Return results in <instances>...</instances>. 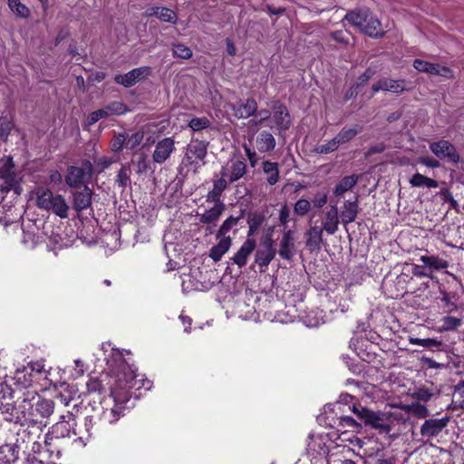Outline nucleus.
<instances>
[{
	"label": "nucleus",
	"instance_id": "10",
	"mask_svg": "<svg viewBox=\"0 0 464 464\" xmlns=\"http://www.w3.org/2000/svg\"><path fill=\"white\" fill-rule=\"evenodd\" d=\"M274 241L270 237H266L260 243L259 248L256 252L255 261L260 267H266L276 256Z\"/></svg>",
	"mask_w": 464,
	"mask_h": 464
},
{
	"label": "nucleus",
	"instance_id": "53",
	"mask_svg": "<svg viewBox=\"0 0 464 464\" xmlns=\"http://www.w3.org/2000/svg\"><path fill=\"white\" fill-rule=\"evenodd\" d=\"M14 124L7 119H0V139L6 140L10 134Z\"/></svg>",
	"mask_w": 464,
	"mask_h": 464
},
{
	"label": "nucleus",
	"instance_id": "2",
	"mask_svg": "<svg viewBox=\"0 0 464 464\" xmlns=\"http://www.w3.org/2000/svg\"><path fill=\"white\" fill-rule=\"evenodd\" d=\"M353 412L363 422L364 426H369L379 431V433L388 434L392 430L391 416L382 411H373L362 404H353Z\"/></svg>",
	"mask_w": 464,
	"mask_h": 464
},
{
	"label": "nucleus",
	"instance_id": "15",
	"mask_svg": "<svg viewBox=\"0 0 464 464\" xmlns=\"http://www.w3.org/2000/svg\"><path fill=\"white\" fill-rule=\"evenodd\" d=\"M175 140L171 137L164 138L157 142L152 153V160L155 163H164L175 150Z\"/></svg>",
	"mask_w": 464,
	"mask_h": 464
},
{
	"label": "nucleus",
	"instance_id": "30",
	"mask_svg": "<svg viewBox=\"0 0 464 464\" xmlns=\"http://www.w3.org/2000/svg\"><path fill=\"white\" fill-rule=\"evenodd\" d=\"M358 176L351 175L343 177L340 182L335 186L334 193L339 197L343 195L345 192L351 190L357 183Z\"/></svg>",
	"mask_w": 464,
	"mask_h": 464
},
{
	"label": "nucleus",
	"instance_id": "45",
	"mask_svg": "<svg viewBox=\"0 0 464 464\" xmlns=\"http://www.w3.org/2000/svg\"><path fill=\"white\" fill-rule=\"evenodd\" d=\"M339 146V142L336 140V137H334L332 140H328L326 143L316 146L314 151L320 154H328L330 152L336 150Z\"/></svg>",
	"mask_w": 464,
	"mask_h": 464
},
{
	"label": "nucleus",
	"instance_id": "12",
	"mask_svg": "<svg viewBox=\"0 0 464 464\" xmlns=\"http://www.w3.org/2000/svg\"><path fill=\"white\" fill-rule=\"evenodd\" d=\"M150 74V68L144 66L132 69L125 74H117L114 77V82L126 88L133 86L140 80L145 79Z\"/></svg>",
	"mask_w": 464,
	"mask_h": 464
},
{
	"label": "nucleus",
	"instance_id": "46",
	"mask_svg": "<svg viewBox=\"0 0 464 464\" xmlns=\"http://www.w3.org/2000/svg\"><path fill=\"white\" fill-rule=\"evenodd\" d=\"M311 202L306 198L298 199L294 206V212L300 217L305 216L311 209Z\"/></svg>",
	"mask_w": 464,
	"mask_h": 464
},
{
	"label": "nucleus",
	"instance_id": "16",
	"mask_svg": "<svg viewBox=\"0 0 464 464\" xmlns=\"http://www.w3.org/2000/svg\"><path fill=\"white\" fill-rule=\"evenodd\" d=\"M246 174V164L243 160H231L227 167H223L221 176H226L229 183H234Z\"/></svg>",
	"mask_w": 464,
	"mask_h": 464
},
{
	"label": "nucleus",
	"instance_id": "41",
	"mask_svg": "<svg viewBox=\"0 0 464 464\" xmlns=\"http://www.w3.org/2000/svg\"><path fill=\"white\" fill-rule=\"evenodd\" d=\"M8 5L12 12L16 15L26 18L30 15V11L20 0H8Z\"/></svg>",
	"mask_w": 464,
	"mask_h": 464
},
{
	"label": "nucleus",
	"instance_id": "11",
	"mask_svg": "<svg viewBox=\"0 0 464 464\" xmlns=\"http://www.w3.org/2000/svg\"><path fill=\"white\" fill-rule=\"evenodd\" d=\"M430 151L440 159H448L453 163L459 161V155L456 150L454 145L450 141L442 140L437 142H432L430 145Z\"/></svg>",
	"mask_w": 464,
	"mask_h": 464
},
{
	"label": "nucleus",
	"instance_id": "18",
	"mask_svg": "<svg viewBox=\"0 0 464 464\" xmlns=\"http://www.w3.org/2000/svg\"><path fill=\"white\" fill-rule=\"evenodd\" d=\"M273 118L279 130H286L291 126V118L287 108L280 102L272 104Z\"/></svg>",
	"mask_w": 464,
	"mask_h": 464
},
{
	"label": "nucleus",
	"instance_id": "6",
	"mask_svg": "<svg viewBox=\"0 0 464 464\" xmlns=\"http://www.w3.org/2000/svg\"><path fill=\"white\" fill-rule=\"evenodd\" d=\"M22 401L18 404L20 416H16L19 424L24 426L25 424H36L40 422L37 414H35V407L34 401L37 398V392L35 390H26L23 392Z\"/></svg>",
	"mask_w": 464,
	"mask_h": 464
},
{
	"label": "nucleus",
	"instance_id": "44",
	"mask_svg": "<svg viewBox=\"0 0 464 464\" xmlns=\"http://www.w3.org/2000/svg\"><path fill=\"white\" fill-rule=\"evenodd\" d=\"M211 126V121L207 117L193 118L188 122V127L194 131H199Z\"/></svg>",
	"mask_w": 464,
	"mask_h": 464
},
{
	"label": "nucleus",
	"instance_id": "4",
	"mask_svg": "<svg viewBox=\"0 0 464 464\" xmlns=\"http://www.w3.org/2000/svg\"><path fill=\"white\" fill-rule=\"evenodd\" d=\"M36 206L47 211H53L61 218L68 217L69 207L62 195H53L48 188H40L36 190Z\"/></svg>",
	"mask_w": 464,
	"mask_h": 464
},
{
	"label": "nucleus",
	"instance_id": "56",
	"mask_svg": "<svg viewBox=\"0 0 464 464\" xmlns=\"http://www.w3.org/2000/svg\"><path fill=\"white\" fill-rule=\"evenodd\" d=\"M108 112H106L105 108H102L100 110L92 111L89 116V124L92 125L96 123L99 120L107 118Z\"/></svg>",
	"mask_w": 464,
	"mask_h": 464
},
{
	"label": "nucleus",
	"instance_id": "27",
	"mask_svg": "<svg viewBox=\"0 0 464 464\" xmlns=\"http://www.w3.org/2000/svg\"><path fill=\"white\" fill-rule=\"evenodd\" d=\"M219 242L211 247L209 252V256L215 262L219 261L222 256L228 251L231 246V237H219Z\"/></svg>",
	"mask_w": 464,
	"mask_h": 464
},
{
	"label": "nucleus",
	"instance_id": "52",
	"mask_svg": "<svg viewBox=\"0 0 464 464\" xmlns=\"http://www.w3.org/2000/svg\"><path fill=\"white\" fill-rule=\"evenodd\" d=\"M124 146L126 147L125 135L122 133L115 135L111 143V150L114 152L121 151Z\"/></svg>",
	"mask_w": 464,
	"mask_h": 464
},
{
	"label": "nucleus",
	"instance_id": "38",
	"mask_svg": "<svg viewBox=\"0 0 464 464\" xmlns=\"http://www.w3.org/2000/svg\"><path fill=\"white\" fill-rule=\"evenodd\" d=\"M130 174L131 170L129 165H124L118 171L116 183L119 187L125 188L130 185Z\"/></svg>",
	"mask_w": 464,
	"mask_h": 464
},
{
	"label": "nucleus",
	"instance_id": "51",
	"mask_svg": "<svg viewBox=\"0 0 464 464\" xmlns=\"http://www.w3.org/2000/svg\"><path fill=\"white\" fill-rule=\"evenodd\" d=\"M136 172L138 174L146 173L150 169V163L145 154L142 153L139 156L138 160L136 162Z\"/></svg>",
	"mask_w": 464,
	"mask_h": 464
},
{
	"label": "nucleus",
	"instance_id": "62",
	"mask_svg": "<svg viewBox=\"0 0 464 464\" xmlns=\"http://www.w3.org/2000/svg\"><path fill=\"white\" fill-rule=\"evenodd\" d=\"M331 38L337 43L347 44L349 43L348 33L343 31H334L331 33Z\"/></svg>",
	"mask_w": 464,
	"mask_h": 464
},
{
	"label": "nucleus",
	"instance_id": "35",
	"mask_svg": "<svg viewBox=\"0 0 464 464\" xmlns=\"http://www.w3.org/2000/svg\"><path fill=\"white\" fill-rule=\"evenodd\" d=\"M410 343L415 344V345H420V346L429 348V349L435 348L437 350H440L441 346L443 345L442 342L438 339H434V338L422 339V338H418V337H411Z\"/></svg>",
	"mask_w": 464,
	"mask_h": 464
},
{
	"label": "nucleus",
	"instance_id": "32",
	"mask_svg": "<svg viewBox=\"0 0 464 464\" xmlns=\"http://www.w3.org/2000/svg\"><path fill=\"white\" fill-rule=\"evenodd\" d=\"M263 171L267 175L266 181L269 185H275L278 182L279 166L276 162L264 161Z\"/></svg>",
	"mask_w": 464,
	"mask_h": 464
},
{
	"label": "nucleus",
	"instance_id": "34",
	"mask_svg": "<svg viewBox=\"0 0 464 464\" xmlns=\"http://www.w3.org/2000/svg\"><path fill=\"white\" fill-rule=\"evenodd\" d=\"M410 183L412 187H426V188H437L438 182L430 178L423 176L420 173L414 174L410 179Z\"/></svg>",
	"mask_w": 464,
	"mask_h": 464
},
{
	"label": "nucleus",
	"instance_id": "39",
	"mask_svg": "<svg viewBox=\"0 0 464 464\" xmlns=\"http://www.w3.org/2000/svg\"><path fill=\"white\" fill-rule=\"evenodd\" d=\"M14 380L16 384L22 389L29 388L34 382L32 373H29L27 376V371L25 369L17 370L14 375Z\"/></svg>",
	"mask_w": 464,
	"mask_h": 464
},
{
	"label": "nucleus",
	"instance_id": "55",
	"mask_svg": "<svg viewBox=\"0 0 464 464\" xmlns=\"http://www.w3.org/2000/svg\"><path fill=\"white\" fill-rule=\"evenodd\" d=\"M327 193L324 191H319L314 195L311 205L313 204L314 208H321L327 203Z\"/></svg>",
	"mask_w": 464,
	"mask_h": 464
},
{
	"label": "nucleus",
	"instance_id": "28",
	"mask_svg": "<svg viewBox=\"0 0 464 464\" xmlns=\"http://www.w3.org/2000/svg\"><path fill=\"white\" fill-rule=\"evenodd\" d=\"M224 210L225 204L219 202L200 215L199 221L203 224H214L219 219Z\"/></svg>",
	"mask_w": 464,
	"mask_h": 464
},
{
	"label": "nucleus",
	"instance_id": "20",
	"mask_svg": "<svg viewBox=\"0 0 464 464\" xmlns=\"http://www.w3.org/2000/svg\"><path fill=\"white\" fill-rule=\"evenodd\" d=\"M323 234L324 228H322L320 226H311L305 232L306 246L312 251L320 250L324 243Z\"/></svg>",
	"mask_w": 464,
	"mask_h": 464
},
{
	"label": "nucleus",
	"instance_id": "60",
	"mask_svg": "<svg viewBox=\"0 0 464 464\" xmlns=\"http://www.w3.org/2000/svg\"><path fill=\"white\" fill-rule=\"evenodd\" d=\"M432 395V392L428 388L424 387L419 388L414 393L416 399L423 401H429Z\"/></svg>",
	"mask_w": 464,
	"mask_h": 464
},
{
	"label": "nucleus",
	"instance_id": "17",
	"mask_svg": "<svg viewBox=\"0 0 464 464\" xmlns=\"http://www.w3.org/2000/svg\"><path fill=\"white\" fill-rule=\"evenodd\" d=\"M233 115L237 119H247L253 116L257 111V103L256 100L249 98L246 102H238L229 104Z\"/></svg>",
	"mask_w": 464,
	"mask_h": 464
},
{
	"label": "nucleus",
	"instance_id": "1",
	"mask_svg": "<svg viewBox=\"0 0 464 464\" xmlns=\"http://www.w3.org/2000/svg\"><path fill=\"white\" fill-rule=\"evenodd\" d=\"M137 384V381L130 369L124 370L117 374L113 383L110 384V394L113 399L114 405L104 411V418L109 423L117 422L122 416L124 411L129 409L128 403L130 401V390Z\"/></svg>",
	"mask_w": 464,
	"mask_h": 464
},
{
	"label": "nucleus",
	"instance_id": "26",
	"mask_svg": "<svg viewBox=\"0 0 464 464\" xmlns=\"http://www.w3.org/2000/svg\"><path fill=\"white\" fill-rule=\"evenodd\" d=\"M147 16H156L165 23L176 24L177 15L174 11L163 6H151L146 10Z\"/></svg>",
	"mask_w": 464,
	"mask_h": 464
},
{
	"label": "nucleus",
	"instance_id": "59",
	"mask_svg": "<svg viewBox=\"0 0 464 464\" xmlns=\"http://www.w3.org/2000/svg\"><path fill=\"white\" fill-rule=\"evenodd\" d=\"M440 197L444 202L450 204V207L456 208L458 206L457 201L454 199L452 193L448 188H443L440 192Z\"/></svg>",
	"mask_w": 464,
	"mask_h": 464
},
{
	"label": "nucleus",
	"instance_id": "8",
	"mask_svg": "<svg viewBox=\"0 0 464 464\" xmlns=\"http://www.w3.org/2000/svg\"><path fill=\"white\" fill-rule=\"evenodd\" d=\"M0 179L4 181L2 190H14L15 194L20 193L17 174L12 158L0 160Z\"/></svg>",
	"mask_w": 464,
	"mask_h": 464
},
{
	"label": "nucleus",
	"instance_id": "7",
	"mask_svg": "<svg viewBox=\"0 0 464 464\" xmlns=\"http://www.w3.org/2000/svg\"><path fill=\"white\" fill-rule=\"evenodd\" d=\"M75 424L76 422L72 413L68 412L67 415H62L60 420L52 427L51 432L46 434L44 443L48 446L51 444L50 440H52L53 438H70L75 435Z\"/></svg>",
	"mask_w": 464,
	"mask_h": 464
},
{
	"label": "nucleus",
	"instance_id": "64",
	"mask_svg": "<svg viewBox=\"0 0 464 464\" xmlns=\"http://www.w3.org/2000/svg\"><path fill=\"white\" fill-rule=\"evenodd\" d=\"M228 179L226 176H221L220 178L214 182L213 189L218 192L220 195L227 188Z\"/></svg>",
	"mask_w": 464,
	"mask_h": 464
},
{
	"label": "nucleus",
	"instance_id": "25",
	"mask_svg": "<svg viewBox=\"0 0 464 464\" xmlns=\"http://www.w3.org/2000/svg\"><path fill=\"white\" fill-rule=\"evenodd\" d=\"M359 207H358V198H355L354 200H346L343 202V206L341 211L340 218L342 222L344 225L353 223L358 215Z\"/></svg>",
	"mask_w": 464,
	"mask_h": 464
},
{
	"label": "nucleus",
	"instance_id": "3",
	"mask_svg": "<svg viewBox=\"0 0 464 464\" xmlns=\"http://www.w3.org/2000/svg\"><path fill=\"white\" fill-rule=\"evenodd\" d=\"M344 20L371 37H378L382 34L380 21L368 9L347 13Z\"/></svg>",
	"mask_w": 464,
	"mask_h": 464
},
{
	"label": "nucleus",
	"instance_id": "40",
	"mask_svg": "<svg viewBox=\"0 0 464 464\" xmlns=\"http://www.w3.org/2000/svg\"><path fill=\"white\" fill-rule=\"evenodd\" d=\"M241 217L234 218L230 216L227 218L220 226L219 229L217 233V237H227L226 235L230 231V229L237 226Z\"/></svg>",
	"mask_w": 464,
	"mask_h": 464
},
{
	"label": "nucleus",
	"instance_id": "57",
	"mask_svg": "<svg viewBox=\"0 0 464 464\" xmlns=\"http://www.w3.org/2000/svg\"><path fill=\"white\" fill-rule=\"evenodd\" d=\"M376 73L375 70L372 68H367L365 72L360 75L357 79L356 85L362 86L364 85L370 79H372Z\"/></svg>",
	"mask_w": 464,
	"mask_h": 464
},
{
	"label": "nucleus",
	"instance_id": "22",
	"mask_svg": "<svg viewBox=\"0 0 464 464\" xmlns=\"http://www.w3.org/2000/svg\"><path fill=\"white\" fill-rule=\"evenodd\" d=\"M295 252L294 237L292 230L284 232L282 239L279 244V256L285 260H290Z\"/></svg>",
	"mask_w": 464,
	"mask_h": 464
},
{
	"label": "nucleus",
	"instance_id": "49",
	"mask_svg": "<svg viewBox=\"0 0 464 464\" xmlns=\"http://www.w3.org/2000/svg\"><path fill=\"white\" fill-rule=\"evenodd\" d=\"M442 322H443V324H442L443 331H452L461 325L460 318H457V317L450 316V315L443 317Z\"/></svg>",
	"mask_w": 464,
	"mask_h": 464
},
{
	"label": "nucleus",
	"instance_id": "24",
	"mask_svg": "<svg viewBox=\"0 0 464 464\" xmlns=\"http://www.w3.org/2000/svg\"><path fill=\"white\" fill-rule=\"evenodd\" d=\"M34 404L35 407V414H37L40 422L42 419L49 418L53 413L54 402L52 400L41 398L38 393Z\"/></svg>",
	"mask_w": 464,
	"mask_h": 464
},
{
	"label": "nucleus",
	"instance_id": "19",
	"mask_svg": "<svg viewBox=\"0 0 464 464\" xmlns=\"http://www.w3.org/2000/svg\"><path fill=\"white\" fill-rule=\"evenodd\" d=\"M92 191L87 187L72 192V208L75 211L82 212L92 206Z\"/></svg>",
	"mask_w": 464,
	"mask_h": 464
},
{
	"label": "nucleus",
	"instance_id": "21",
	"mask_svg": "<svg viewBox=\"0 0 464 464\" xmlns=\"http://www.w3.org/2000/svg\"><path fill=\"white\" fill-rule=\"evenodd\" d=\"M338 208L336 206H331L330 209L324 214L322 228L329 235H334L339 227Z\"/></svg>",
	"mask_w": 464,
	"mask_h": 464
},
{
	"label": "nucleus",
	"instance_id": "43",
	"mask_svg": "<svg viewBox=\"0 0 464 464\" xmlns=\"http://www.w3.org/2000/svg\"><path fill=\"white\" fill-rule=\"evenodd\" d=\"M104 108L106 112H108V117L112 115H121L128 111L127 106L121 102H112Z\"/></svg>",
	"mask_w": 464,
	"mask_h": 464
},
{
	"label": "nucleus",
	"instance_id": "48",
	"mask_svg": "<svg viewBox=\"0 0 464 464\" xmlns=\"http://www.w3.org/2000/svg\"><path fill=\"white\" fill-rule=\"evenodd\" d=\"M103 382L102 379L91 378L86 383L88 392H102L105 390Z\"/></svg>",
	"mask_w": 464,
	"mask_h": 464
},
{
	"label": "nucleus",
	"instance_id": "14",
	"mask_svg": "<svg viewBox=\"0 0 464 464\" xmlns=\"http://www.w3.org/2000/svg\"><path fill=\"white\" fill-rule=\"evenodd\" d=\"M372 90L373 92L380 91L390 92L394 94H401L410 90L406 86L405 80H393L390 78H382L372 84Z\"/></svg>",
	"mask_w": 464,
	"mask_h": 464
},
{
	"label": "nucleus",
	"instance_id": "37",
	"mask_svg": "<svg viewBox=\"0 0 464 464\" xmlns=\"http://www.w3.org/2000/svg\"><path fill=\"white\" fill-rule=\"evenodd\" d=\"M2 413L5 414V419L10 422L19 424V421L16 420V416H20L18 405H14L11 402L2 403L1 405Z\"/></svg>",
	"mask_w": 464,
	"mask_h": 464
},
{
	"label": "nucleus",
	"instance_id": "61",
	"mask_svg": "<svg viewBox=\"0 0 464 464\" xmlns=\"http://www.w3.org/2000/svg\"><path fill=\"white\" fill-rule=\"evenodd\" d=\"M411 411L419 418H426L430 414L428 408L420 403L413 404Z\"/></svg>",
	"mask_w": 464,
	"mask_h": 464
},
{
	"label": "nucleus",
	"instance_id": "33",
	"mask_svg": "<svg viewBox=\"0 0 464 464\" xmlns=\"http://www.w3.org/2000/svg\"><path fill=\"white\" fill-rule=\"evenodd\" d=\"M362 128L360 125L343 128L335 136L339 145L351 141L358 133L362 131Z\"/></svg>",
	"mask_w": 464,
	"mask_h": 464
},
{
	"label": "nucleus",
	"instance_id": "63",
	"mask_svg": "<svg viewBox=\"0 0 464 464\" xmlns=\"http://www.w3.org/2000/svg\"><path fill=\"white\" fill-rule=\"evenodd\" d=\"M29 368L33 378L46 372L44 362L40 361L31 362Z\"/></svg>",
	"mask_w": 464,
	"mask_h": 464
},
{
	"label": "nucleus",
	"instance_id": "36",
	"mask_svg": "<svg viewBox=\"0 0 464 464\" xmlns=\"http://www.w3.org/2000/svg\"><path fill=\"white\" fill-rule=\"evenodd\" d=\"M265 220V216L261 213H251L247 218L248 232L247 237L249 238L258 228L262 226Z\"/></svg>",
	"mask_w": 464,
	"mask_h": 464
},
{
	"label": "nucleus",
	"instance_id": "9",
	"mask_svg": "<svg viewBox=\"0 0 464 464\" xmlns=\"http://www.w3.org/2000/svg\"><path fill=\"white\" fill-rule=\"evenodd\" d=\"M93 172V166L89 160L82 163V167L70 166L67 169L65 183L70 188H79L90 179Z\"/></svg>",
	"mask_w": 464,
	"mask_h": 464
},
{
	"label": "nucleus",
	"instance_id": "29",
	"mask_svg": "<svg viewBox=\"0 0 464 464\" xmlns=\"http://www.w3.org/2000/svg\"><path fill=\"white\" fill-rule=\"evenodd\" d=\"M256 146L261 152L272 151L276 147L274 136L267 130H263L256 139Z\"/></svg>",
	"mask_w": 464,
	"mask_h": 464
},
{
	"label": "nucleus",
	"instance_id": "42",
	"mask_svg": "<svg viewBox=\"0 0 464 464\" xmlns=\"http://www.w3.org/2000/svg\"><path fill=\"white\" fill-rule=\"evenodd\" d=\"M413 67L421 72H428L430 74H436L437 63H431L424 60L416 59L413 62Z\"/></svg>",
	"mask_w": 464,
	"mask_h": 464
},
{
	"label": "nucleus",
	"instance_id": "5",
	"mask_svg": "<svg viewBox=\"0 0 464 464\" xmlns=\"http://www.w3.org/2000/svg\"><path fill=\"white\" fill-rule=\"evenodd\" d=\"M208 147V142L199 140H191L186 147L182 164L187 167H192L194 172H196L201 166L205 165Z\"/></svg>",
	"mask_w": 464,
	"mask_h": 464
},
{
	"label": "nucleus",
	"instance_id": "23",
	"mask_svg": "<svg viewBox=\"0 0 464 464\" xmlns=\"http://www.w3.org/2000/svg\"><path fill=\"white\" fill-rule=\"evenodd\" d=\"M256 248V241L251 238H247L237 252L233 256V262L239 267H243L247 261L248 256Z\"/></svg>",
	"mask_w": 464,
	"mask_h": 464
},
{
	"label": "nucleus",
	"instance_id": "54",
	"mask_svg": "<svg viewBox=\"0 0 464 464\" xmlns=\"http://www.w3.org/2000/svg\"><path fill=\"white\" fill-rule=\"evenodd\" d=\"M442 307L445 309V312L451 313L457 310L458 306L455 302L451 300L450 294L443 292L441 297Z\"/></svg>",
	"mask_w": 464,
	"mask_h": 464
},
{
	"label": "nucleus",
	"instance_id": "58",
	"mask_svg": "<svg viewBox=\"0 0 464 464\" xmlns=\"http://www.w3.org/2000/svg\"><path fill=\"white\" fill-rule=\"evenodd\" d=\"M340 424L343 427L353 428V429H361L362 424L355 420L353 418L350 416H342L340 418Z\"/></svg>",
	"mask_w": 464,
	"mask_h": 464
},
{
	"label": "nucleus",
	"instance_id": "13",
	"mask_svg": "<svg viewBox=\"0 0 464 464\" xmlns=\"http://www.w3.org/2000/svg\"><path fill=\"white\" fill-rule=\"evenodd\" d=\"M449 421V417L426 420L420 426V435L427 440L435 438L447 427Z\"/></svg>",
	"mask_w": 464,
	"mask_h": 464
},
{
	"label": "nucleus",
	"instance_id": "50",
	"mask_svg": "<svg viewBox=\"0 0 464 464\" xmlns=\"http://www.w3.org/2000/svg\"><path fill=\"white\" fill-rule=\"evenodd\" d=\"M144 134L142 131H136L132 133L128 139L126 138V148L129 150L135 149L141 143Z\"/></svg>",
	"mask_w": 464,
	"mask_h": 464
},
{
	"label": "nucleus",
	"instance_id": "47",
	"mask_svg": "<svg viewBox=\"0 0 464 464\" xmlns=\"http://www.w3.org/2000/svg\"><path fill=\"white\" fill-rule=\"evenodd\" d=\"M172 52L174 56L181 59H189L192 56V51L190 48L181 44H173Z\"/></svg>",
	"mask_w": 464,
	"mask_h": 464
},
{
	"label": "nucleus",
	"instance_id": "31",
	"mask_svg": "<svg viewBox=\"0 0 464 464\" xmlns=\"http://www.w3.org/2000/svg\"><path fill=\"white\" fill-rule=\"evenodd\" d=\"M420 261L430 269L441 270L449 267L448 261L438 256H421Z\"/></svg>",
	"mask_w": 464,
	"mask_h": 464
}]
</instances>
